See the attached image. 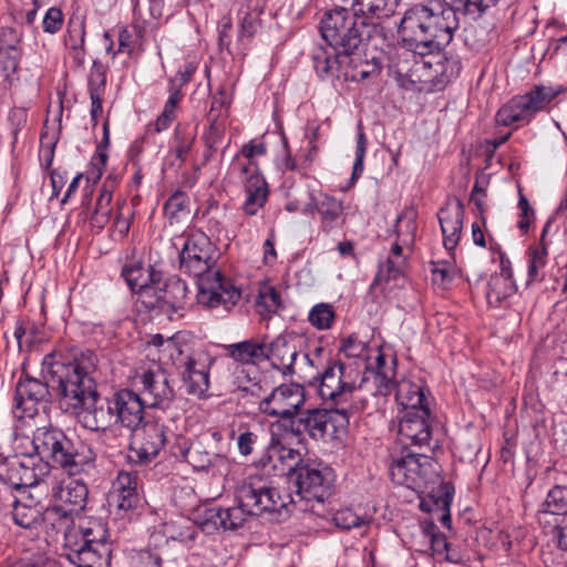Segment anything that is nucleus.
I'll list each match as a JSON object with an SVG mask.
<instances>
[{"label":"nucleus","mask_w":567,"mask_h":567,"mask_svg":"<svg viewBox=\"0 0 567 567\" xmlns=\"http://www.w3.org/2000/svg\"><path fill=\"white\" fill-rule=\"evenodd\" d=\"M41 523L47 530L63 534L65 558L75 567H110L113 543L107 523L102 518H79L56 504L42 509Z\"/></svg>","instance_id":"7ed1b4c3"},{"label":"nucleus","mask_w":567,"mask_h":567,"mask_svg":"<svg viewBox=\"0 0 567 567\" xmlns=\"http://www.w3.org/2000/svg\"><path fill=\"white\" fill-rule=\"evenodd\" d=\"M310 203L303 205L302 213L306 215L317 212L320 217V229L330 233L343 223V202L337 197L321 193L315 197L309 193Z\"/></svg>","instance_id":"393cba45"},{"label":"nucleus","mask_w":567,"mask_h":567,"mask_svg":"<svg viewBox=\"0 0 567 567\" xmlns=\"http://www.w3.org/2000/svg\"><path fill=\"white\" fill-rule=\"evenodd\" d=\"M196 136L197 131L195 127L182 124L175 127L174 136L171 142V153L174 154L176 159L181 163H184L188 158Z\"/></svg>","instance_id":"79ce46f5"},{"label":"nucleus","mask_w":567,"mask_h":567,"mask_svg":"<svg viewBox=\"0 0 567 567\" xmlns=\"http://www.w3.org/2000/svg\"><path fill=\"white\" fill-rule=\"evenodd\" d=\"M195 71L196 65L194 63H187L181 68L175 76L169 80L168 94H173L174 91H176L178 99L183 100L184 94L182 93V87L192 80Z\"/></svg>","instance_id":"6e6d98bb"},{"label":"nucleus","mask_w":567,"mask_h":567,"mask_svg":"<svg viewBox=\"0 0 567 567\" xmlns=\"http://www.w3.org/2000/svg\"><path fill=\"white\" fill-rule=\"evenodd\" d=\"M405 265L406 259L396 260L393 257H388L385 261L379 265L373 285H388L392 280L400 279L403 276Z\"/></svg>","instance_id":"de8ad7c7"},{"label":"nucleus","mask_w":567,"mask_h":567,"mask_svg":"<svg viewBox=\"0 0 567 567\" xmlns=\"http://www.w3.org/2000/svg\"><path fill=\"white\" fill-rule=\"evenodd\" d=\"M334 472L321 462L307 461L296 468L297 492L306 501L319 503L328 498L333 488Z\"/></svg>","instance_id":"4468645a"},{"label":"nucleus","mask_w":567,"mask_h":567,"mask_svg":"<svg viewBox=\"0 0 567 567\" xmlns=\"http://www.w3.org/2000/svg\"><path fill=\"white\" fill-rule=\"evenodd\" d=\"M96 355L92 351L53 350L42 360V374L49 380L61 405L79 411L81 423L91 431L106 430L113 422L112 400L96 390Z\"/></svg>","instance_id":"f257e3e1"},{"label":"nucleus","mask_w":567,"mask_h":567,"mask_svg":"<svg viewBox=\"0 0 567 567\" xmlns=\"http://www.w3.org/2000/svg\"><path fill=\"white\" fill-rule=\"evenodd\" d=\"M414 62L411 68L400 66L396 70L401 78V85L406 89H421L419 84L431 83L436 87L444 86L453 78H456L461 71V63L456 58H447L444 54H436L430 60L423 58L416 59L411 54Z\"/></svg>","instance_id":"9b49d317"},{"label":"nucleus","mask_w":567,"mask_h":567,"mask_svg":"<svg viewBox=\"0 0 567 567\" xmlns=\"http://www.w3.org/2000/svg\"><path fill=\"white\" fill-rule=\"evenodd\" d=\"M367 153V137L363 131L360 128L357 136V145H355V159L352 167L351 178L357 181L363 173L364 169V156Z\"/></svg>","instance_id":"052dcab7"},{"label":"nucleus","mask_w":567,"mask_h":567,"mask_svg":"<svg viewBox=\"0 0 567 567\" xmlns=\"http://www.w3.org/2000/svg\"><path fill=\"white\" fill-rule=\"evenodd\" d=\"M430 409L406 410L399 422V439L404 445L423 446L431 439Z\"/></svg>","instance_id":"4be33fe9"},{"label":"nucleus","mask_w":567,"mask_h":567,"mask_svg":"<svg viewBox=\"0 0 567 567\" xmlns=\"http://www.w3.org/2000/svg\"><path fill=\"white\" fill-rule=\"evenodd\" d=\"M417 210L413 206H405L398 215L393 233L405 246H413L417 229Z\"/></svg>","instance_id":"a19ab883"},{"label":"nucleus","mask_w":567,"mask_h":567,"mask_svg":"<svg viewBox=\"0 0 567 567\" xmlns=\"http://www.w3.org/2000/svg\"><path fill=\"white\" fill-rule=\"evenodd\" d=\"M179 268L198 278L197 302L207 309L229 312L240 300L241 290L215 269L219 252L202 230H190L183 236Z\"/></svg>","instance_id":"20e7f679"},{"label":"nucleus","mask_w":567,"mask_h":567,"mask_svg":"<svg viewBox=\"0 0 567 567\" xmlns=\"http://www.w3.org/2000/svg\"><path fill=\"white\" fill-rule=\"evenodd\" d=\"M145 350L153 361L158 362L156 367L172 364L177 368L189 353V344L186 336L182 332L167 338L156 333L146 341Z\"/></svg>","instance_id":"aec40b11"},{"label":"nucleus","mask_w":567,"mask_h":567,"mask_svg":"<svg viewBox=\"0 0 567 567\" xmlns=\"http://www.w3.org/2000/svg\"><path fill=\"white\" fill-rule=\"evenodd\" d=\"M141 384V398L146 406L167 409L175 399V391L167 372L161 368L144 370L136 375Z\"/></svg>","instance_id":"dca6fc26"},{"label":"nucleus","mask_w":567,"mask_h":567,"mask_svg":"<svg viewBox=\"0 0 567 567\" xmlns=\"http://www.w3.org/2000/svg\"><path fill=\"white\" fill-rule=\"evenodd\" d=\"M265 12L264 3L254 0H246L238 11L239 31L238 38L252 39L262 28V20L260 16Z\"/></svg>","instance_id":"4c0bfd02"},{"label":"nucleus","mask_w":567,"mask_h":567,"mask_svg":"<svg viewBox=\"0 0 567 567\" xmlns=\"http://www.w3.org/2000/svg\"><path fill=\"white\" fill-rule=\"evenodd\" d=\"M329 421L330 416L327 410L300 411L299 415L291 421L289 432L297 437L308 434L315 440H320L327 434Z\"/></svg>","instance_id":"7c9ffc66"},{"label":"nucleus","mask_w":567,"mask_h":567,"mask_svg":"<svg viewBox=\"0 0 567 567\" xmlns=\"http://www.w3.org/2000/svg\"><path fill=\"white\" fill-rule=\"evenodd\" d=\"M134 34L127 28H122L118 32V48L117 52L132 54L135 49V40L134 37H142V29L137 25L133 27Z\"/></svg>","instance_id":"e2e57ef3"},{"label":"nucleus","mask_w":567,"mask_h":567,"mask_svg":"<svg viewBox=\"0 0 567 567\" xmlns=\"http://www.w3.org/2000/svg\"><path fill=\"white\" fill-rule=\"evenodd\" d=\"M267 152L266 145L264 143H257L255 141H250L247 144L243 145L239 153H237L231 163H234L237 157L238 161L243 164H252L258 166L256 161L254 159L256 156H262Z\"/></svg>","instance_id":"4d7b16f0"},{"label":"nucleus","mask_w":567,"mask_h":567,"mask_svg":"<svg viewBox=\"0 0 567 567\" xmlns=\"http://www.w3.org/2000/svg\"><path fill=\"white\" fill-rule=\"evenodd\" d=\"M256 303L261 313H276L281 308V297L275 287L265 285L259 289Z\"/></svg>","instance_id":"5fc2aeb1"},{"label":"nucleus","mask_w":567,"mask_h":567,"mask_svg":"<svg viewBox=\"0 0 567 567\" xmlns=\"http://www.w3.org/2000/svg\"><path fill=\"white\" fill-rule=\"evenodd\" d=\"M137 457L141 462H150L158 455L166 443L165 426L157 422L146 423L136 434L134 442Z\"/></svg>","instance_id":"2f4dec72"},{"label":"nucleus","mask_w":567,"mask_h":567,"mask_svg":"<svg viewBox=\"0 0 567 567\" xmlns=\"http://www.w3.org/2000/svg\"><path fill=\"white\" fill-rule=\"evenodd\" d=\"M187 296V286L181 279L169 280L167 284L162 282V290H157V295L154 296V306L158 301L169 303L173 307H181Z\"/></svg>","instance_id":"a18cd8bd"},{"label":"nucleus","mask_w":567,"mask_h":567,"mask_svg":"<svg viewBox=\"0 0 567 567\" xmlns=\"http://www.w3.org/2000/svg\"><path fill=\"white\" fill-rule=\"evenodd\" d=\"M340 62L342 69L341 73H338V78H342L344 81L363 82L375 79L381 72V64L378 60L364 59L355 51L342 53Z\"/></svg>","instance_id":"c756f323"},{"label":"nucleus","mask_w":567,"mask_h":567,"mask_svg":"<svg viewBox=\"0 0 567 567\" xmlns=\"http://www.w3.org/2000/svg\"><path fill=\"white\" fill-rule=\"evenodd\" d=\"M106 89V66L94 60L87 75L89 95H104Z\"/></svg>","instance_id":"864d4df0"},{"label":"nucleus","mask_w":567,"mask_h":567,"mask_svg":"<svg viewBox=\"0 0 567 567\" xmlns=\"http://www.w3.org/2000/svg\"><path fill=\"white\" fill-rule=\"evenodd\" d=\"M231 507L210 506L204 511L199 522L204 532L236 530L244 526L248 517L262 513L288 511L292 498L288 493H281L277 487L266 482L260 475H249L236 488Z\"/></svg>","instance_id":"423d86ee"},{"label":"nucleus","mask_w":567,"mask_h":567,"mask_svg":"<svg viewBox=\"0 0 567 567\" xmlns=\"http://www.w3.org/2000/svg\"><path fill=\"white\" fill-rule=\"evenodd\" d=\"M230 173L245 186L244 212L249 216L256 215L265 205L268 196L267 183L259 167L252 164H243L237 158L230 164Z\"/></svg>","instance_id":"f3484780"},{"label":"nucleus","mask_w":567,"mask_h":567,"mask_svg":"<svg viewBox=\"0 0 567 567\" xmlns=\"http://www.w3.org/2000/svg\"><path fill=\"white\" fill-rule=\"evenodd\" d=\"M49 384L31 377H21L16 386L14 414L20 417H33L38 414V404L48 402Z\"/></svg>","instance_id":"412c9836"},{"label":"nucleus","mask_w":567,"mask_h":567,"mask_svg":"<svg viewBox=\"0 0 567 567\" xmlns=\"http://www.w3.org/2000/svg\"><path fill=\"white\" fill-rule=\"evenodd\" d=\"M333 54L328 53L324 50H319L313 55V66L317 72V74L320 78H328V76H337L338 73H341L342 63L341 60V52L339 50H333Z\"/></svg>","instance_id":"c03bdc74"},{"label":"nucleus","mask_w":567,"mask_h":567,"mask_svg":"<svg viewBox=\"0 0 567 567\" xmlns=\"http://www.w3.org/2000/svg\"><path fill=\"white\" fill-rule=\"evenodd\" d=\"M358 378L355 369L337 360L329 363L312 383L317 384L318 394L323 402L334 405L338 413L347 416L354 408L344 404L354 398L358 390L367 391V388L360 386Z\"/></svg>","instance_id":"1a4fd4ad"},{"label":"nucleus","mask_w":567,"mask_h":567,"mask_svg":"<svg viewBox=\"0 0 567 567\" xmlns=\"http://www.w3.org/2000/svg\"><path fill=\"white\" fill-rule=\"evenodd\" d=\"M305 463L298 450L284 445L277 436H271L268 446L258 461L259 466L271 468L280 472V474L291 472L296 474V468Z\"/></svg>","instance_id":"b1692460"},{"label":"nucleus","mask_w":567,"mask_h":567,"mask_svg":"<svg viewBox=\"0 0 567 567\" xmlns=\"http://www.w3.org/2000/svg\"><path fill=\"white\" fill-rule=\"evenodd\" d=\"M188 196L181 190L172 194L164 205V213L171 223L179 221L187 217L188 210Z\"/></svg>","instance_id":"603ef678"},{"label":"nucleus","mask_w":567,"mask_h":567,"mask_svg":"<svg viewBox=\"0 0 567 567\" xmlns=\"http://www.w3.org/2000/svg\"><path fill=\"white\" fill-rule=\"evenodd\" d=\"M518 208L520 213L517 227L523 234H526L532 221L534 220L535 212L530 207L528 199L522 193L519 194Z\"/></svg>","instance_id":"0e129e2a"},{"label":"nucleus","mask_w":567,"mask_h":567,"mask_svg":"<svg viewBox=\"0 0 567 567\" xmlns=\"http://www.w3.org/2000/svg\"><path fill=\"white\" fill-rule=\"evenodd\" d=\"M336 526L343 529H351L361 525V517L358 516L352 509L343 508L333 515Z\"/></svg>","instance_id":"69168bd1"},{"label":"nucleus","mask_w":567,"mask_h":567,"mask_svg":"<svg viewBox=\"0 0 567 567\" xmlns=\"http://www.w3.org/2000/svg\"><path fill=\"white\" fill-rule=\"evenodd\" d=\"M549 224L544 227L539 243L530 246L526 251L527 258V279L526 285L539 284L545 279L546 267L548 264V246L546 243V234Z\"/></svg>","instance_id":"f704fd0d"},{"label":"nucleus","mask_w":567,"mask_h":567,"mask_svg":"<svg viewBox=\"0 0 567 567\" xmlns=\"http://www.w3.org/2000/svg\"><path fill=\"white\" fill-rule=\"evenodd\" d=\"M42 509L39 505H30L17 501L12 509V519L23 528H32L41 524Z\"/></svg>","instance_id":"49530a36"},{"label":"nucleus","mask_w":567,"mask_h":567,"mask_svg":"<svg viewBox=\"0 0 567 567\" xmlns=\"http://www.w3.org/2000/svg\"><path fill=\"white\" fill-rule=\"evenodd\" d=\"M64 44L72 62L81 68L85 62V24L79 18H71L68 22Z\"/></svg>","instance_id":"e433bc0d"},{"label":"nucleus","mask_w":567,"mask_h":567,"mask_svg":"<svg viewBox=\"0 0 567 567\" xmlns=\"http://www.w3.org/2000/svg\"><path fill=\"white\" fill-rule=\"evenodd\" d=\"M31 443L35 455L42 461L61 466L69 475L91 470L96 457L87 444L73 443L62 430L51 424L38 427Z\"/></svg>","instance_id":"0eeeda50"},{"label":"nucleus","mask_w":567,"mask_h":567,"mask_svg":"<svg viewBox=\"0 0 567 567\" xmlns=\"http://www.w3.org/2000/svg\"><path fill=\"white\" fill-rule=\"evenodd\" d=\"M560 93V87L534 85L524 94L515 95L504 104L497 111L495 121L502 126L528 124L537 113L546 111Z\"/></svg>","instance_id":"9d476101"},{"label":"nucleus","mask_w":567,"mask_h":567,"mask_svg":"<svg viewBox=\"0 0 567 567\" xmlns=\"http://www.w3.org/2000/svg\"><path fill=\"white\" fill-rule=\"evenodd\" d=\"M122 276L130 289L137 293L142 302L147 307H154V296L157 290H162L161 274L155 271L152 266L146 268L140 261L125 264L122 269Z\"/></svg>","instance_id":"6ab92c4d"},{"label":"nucleus","mask_w":567,"mask_h":567,"mask_svg":"<svg viewBox=\"0 0 567 567\" xmlns=\"http://www.w3.org/2000/svg\"><path fill=\"white\" fill-rule=\"evenodd\" d=\"M22 31L16 25H0V75L9 79L22 58Z\"/></svg>","instance_id":"a878e982"},{"label":"nucleus","mask_w":567,"mask_h":567,"mask_svg":"<svg viewBox=\"0 0 567 567\" xmlns=\"http://www.w3.org/2000/svg\"><path fill=\"white\" fill-rule=\"evenodd\" d=\"M542 513L563 515L567 513V487L556 485L547 494L540 507Z\"/></svg>","instance_id":"09e8293b"},{"label":"nucleus","mask_w":567,"mask_h":567,"mask_svg":"<svg viewBox=\"0 0 567 567\" xmlns=\"http://www.w3.org/2000/svg\"><path fill=\"white\" fill-rule=\"evenodd\" d=\"M63 21L64 14L62 10L58 7H51L47 10L42 20L43 31L50 34H55L61 30Z\"/></svg>","instance_id":"680f3d73"},{"label":"nucleus","mask_w":567,"mask_h":567,"mask_svg":"<svg viewBox=\"0 0 567 567\" xmlns=\"http://www.w3.org/2000/svg\"><path fill=\"white\" fill-rule=\"evenodd\" d=\"M308 321L318 330H328L336 321V311L330 303H317L309 311Z\"/></svg>","instance_id":"3c124183"},{"label":"nucleus","mask_w":567,"mask_h":567,"mask_svg":"<svg viewBox=\"0 0 567 567\" xmlns=\"http://www.w3.org/2000/svg\"><path fill=\"white\" fill-rule=\"evenodd\" d=\"M423 532L430 537L433 554L443 555L451 546L445 535L439 532L433 523L424 524Z\"/></svg>","instance_id":"13d9d810"},{"label":"nucleus","mask_w":567,"mask_h":567,"mask_svg":"<svg viewBox=\"0 0 567 567\" xmlns=\"http://www.w3.org/2000/svg\"><path fill=\"white\" fill-rule=\"evenodd\" d=\"M209 126L203 134L206 146L204 157L208 161L219 147L226 133V114L218 113L216 116H208Z\"/></svg>","instance_id":"37998d69"},{"label":"nucleus","mask_w":567,"mask_h":567,"mask_svg":"<svg viewBox=\"0 0 567 567\" xmlns=\"http://www.w3.org/2000/svg\"><path fill=\"white\" fill-rule=\"evenodd\" d=\"M267 358L282 374H293V364L298 355L295 339L280 334L272 342L266 344Z\"/></svg>","instance_id":"473e14b6"},{"label":"nucleus","mask_w":567,"mask_h":567,"mask_svg":"<svg viewBox=\"0 0 567 567\" xmlns=\"http://www.w3.org/2000/svg\"><path fill=\"white\" fill-rule=\"evenodd\" d=\"M32 454L21 458L13 456L0 465V478L13 488L29 487L38 483Z\"/></svg>","instance_id":"c85d7f7f"},{"label":"nucleus","mask_w":567,"mask_h":567,"mask_svg":"<svg viewBox=\"0 0 567 567\" xmlns=\"http://www.w3.org/2000/svg\"><path fill=\"white\" fill-rule=\"evenodd\" d=\"M218 360L204 351L188 353L178 364L189 394L203 398L209 389V370Z\"/></svg>","instance_id":"a211bd4d"},{"label":"nucleus","mask_w":567,"mask_h":567,"mask_svg":"<svg viewBox=\"0 0 567 567\" xmlns=\"http://www.w3.org/2000/svg\"><path fill=\"white\" fill-rule=\"evenodd\" d=\"M432 280L434 284L445 287L452 282L455 275V267L447 261L432 262Z\"/></svg>","instance_id":"bf43d9fd"},{"label":"nucleus","mask_w":567,"mask_h":567,"mask_svg":"<svg viewBox=\"0 0 567 567\" xmlns=\"http://www.w3.org/2000/svg\"><path fill=\"white\" fill-rule=\"evenodd\" d=\"M112 408L115 422L123 426L136 431L144 420L146 404L136 392L122 389L112 396Z\"/></svg>","instance_id":"5701e85b"},{"label":"nucleus","mask_w":567,"mask_h":567,"mask_svg":"<svg viewBox=\"0 0 567 567\" xmlns=\"http://www.w3.org/2000/svg\"><path fill=\"white\" fill-rule=\"evenodd\" d=\"M465 208L460 199L447 202L437 213L443 235V245L450 251L455 249L460 243Z\"/></svg>","instance_id":"cd10ccee"},{"label":"nucleus","mask_w":567,"mask_h":567,"mask_svg":"<svg viewBox=\"0 0 567 567\" xmlns=\"http://www.w3.org/2000/svg\"><path fill=\"white\" fill-rule=\"evenodd\" d=\"M110 501L121 512L134 511L141 503L138 474L120 471L112 484Z\"/></svg>","instance_id":"bb28decb"},{"label":"nucleus","mask_w":567,"mask_h":567,"mask_svg":"<svg viewBox=\"0 0 567 567\" xmlns=\"http://www.w3.org/2000/svg\"><path fill=\"white\" fill-rule=\"evenodd\" d=\"M515 291L516 286L509 274H495L487 282L486 299L489 306L497 308Z\"/></svg>","instance_id":"ea45409f"},{"label":"nucleus","mask_w":567,"mask_h":567,"mask_svg":"<svg viewBox=\"0 0 567 567\" xmlns=\"http://www.w3.org/2000/svg\"><path fill=\"white\" fill-rule=\"evenodd\" d=\"M89 491L80 480H69L53 488L55 504L69 508L74 515L84 509Z\"/></svg>","instance_id":"72a5a7b5"},{"label":"nucleus","mask_w":567,"mask_h":567,"mask_svg":"<svg viewBox=\"0 0 567 567\" xmlns=\"http://www.w3.org/2000/svg\"><path fill=\"white\" fill-rule=\"evenodd\" d=\"M228 355L241 364H257L266 360V343L245 340L226 347Z\"/></svg>","instance_id":"58836bf2"},{"label":"nucleus","mask_w":567,"mask_h":567,"mask_svg":"<svg viewBox=\"0 0 567 567\" xmlns=\"http://www.w3.org/2000/svg\"><path fill=\"white\" fill-rule=\"evenodd\" d=\"M107 163V153L105 150L97 147L96 153L93 155L91 159V168L89 172V178L93 179V182H97L106 167Z\"/></svg>","instance_id":"338daca9"},{"label":"nucleus","mask_w":567,"mask_h":567,"mask_svg":"<svg viewBox=\"0 0 567 567\" xmlns=\"http://www.w3.org/2000/svg\"><path fill=\"white\" fill-rule=\"evenodd\" d=\"M340 351L348 358L364 359L365 371L361 378V388H367L372 395H388L395 374L396 360L393 354L385 353L381 347L370 349L368 342L357 334L344 338Z\"/></svg>","instance_id":"6e6552de"},{"label":"nucleus","mask_w":567,"mask_h":567,"mask_svg":"<svg viewBox=\"0 0 567 567\" xmlns=\"http://www.w3.org/2000/svg\"><path fill=\"white\" fill-rule=\"evenodd\" d=\"M395 390V400L402 406V412L406 410L429 409L425 388L420 383L403 379L396 383L392 380V388ZM389 392L388 394H390Z\"/></svg>","instance_id":"c9c22d12"},{"label":"nucleus","mask_w":567,"mask_h":567,"mask_svg":"<svg viewBox=\"0 0 567 567\" xmlns=\"http://www.w3.org/2000/svg\"><path fill=\"white\" fill-rule=\"evenodd\" d=\"M437 463L429 455L404 449L393 456L390 476L396 484L421 492L437 478Z\"/></svg>","instance_id":"f8f14e48"},{"label":"nucleus","mask_w":567,"mask_h":567,"mask_svg":"<svg viewBox=\"0 0 567 567\" xmlns=\"http://www.w3.org/2000/svg\"><path fill=\"white\" fill-rule=\"evenodd\" d=\"M401 0H332L336 8L321 20L320 32L326 42L342 53L355 51L371 29L391 17Z\"/></svg>","instance_id":"39448f33"},{"label":"nucleus","mask_w":567,"mask_h":567,"mask_svg":"<svg viewBox=\"0 0 567 567\" xmlns=\"http://www.w3.org/2000/svg\"><path fill=\"white\" fill-rule=\"evenodd\" d=\"M172 454L187 462L194 471L212 470L213 474L221 475L229 470L228 458L225 455L208 452L202 441L189 443L186 437L176 436Z\"/></svg>","instance_id":"2eb2a0df"},{"label":"nucleus","mask_w":567,"mask_h":567,"mask_svg":"<svg viewBox=\"0 0 567 567\" xmlns=\"http://www.w3.org/2000/svg\"><path fill=\"white\" fill-rule=\"evenodd\" d=\"M305 404V388L299 383L290 382L274 388L258 402V409L262 414L290 425Z\"/></svg>","instance_id":"ddd939ff"},{"label":"nucleus","mask_w":567,"mask_h":567,"mask_svg":"<svg viewBox=\"0 0 567 567\" xmlns=\"http://www.w3.org/2000/svg\"><path fill=\"white\" fill-rule=\"evenodd\" d=\"M498 0H443L417 4L406 10L399 25L402 40L414 51L430 52L446 47L458 28L457 13L480 18Z\"/></svg>","instance_id":"f03ea898"},{"label":"nucleus","mask_w":567,"mask_h":567,"mask_svg":"<svg viewBox=\"0 0 567 567\" xmlns=\"http://www.w3.org/2000/svg\"><path fill=\"white\" fill-rule=\"evenodd\" d=\"M182 100L178 99L176 91L173 94H168V99L166 100L163 111L156 117L153 124H150V127H153L155 133H161L166 131L172 123L176 120L177 116V107Z\"/></svg>","instance_id":"8fccbe9b"},{"label":"nucleus","mask_w":567,"mask_h":567,"mask_svg":"<svg viewBox=\"0 0 567 567\" xmlns=\"http://www.w3.org/2000/svg\"><path fill=\"white\" fill-rule=\"evenodd\" d=\"M28 112L24 107H13L10 110L8 121L12 127V134L17 136L19 131L27 124Z\"/></svg>","instance_id":"774afa93"}]
</instances>
